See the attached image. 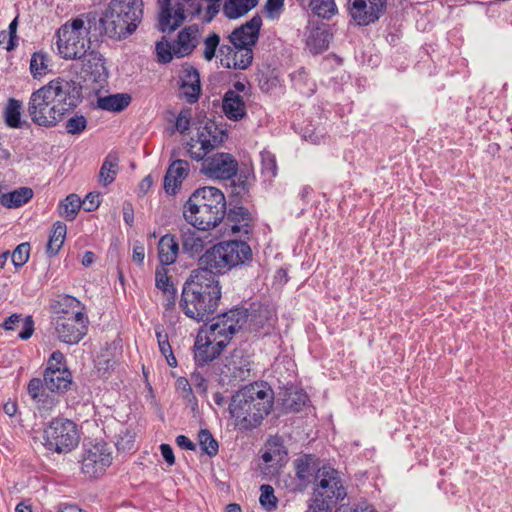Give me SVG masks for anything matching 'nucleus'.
<instances>
[{
  "mask_svg": "<svg viewBox=\"0 0 512 512\" xmlns=\"http://www.w3.org/2000/svg\"><path fill=\"white\" fill-rule=\"evenodd\" d=\"M44 86L62 117L73 111L82 101V87L74 80L57 77Z\"/></svg>",
  "mask_w": 512,
  "mask_h": 512,
  "instance_id": "obj_13",
  "label": "nucleus"
},
{
  "mask_svg": "<svg viewBox=\"0 0 512 512\" xmlns=\"http://www.w3.org/2000/svg\"><path fill=\"white\" fill-rule=\"evenodd\" d=\"M261 317L265 318V323L262 324L261 326L258 325V331L260 329H262L263 335L271 334L275 328V324L277 321L276 313L272 310L259 308L258 309V318H261Z\"/></svg>",
  "mask_w": 512,
  "mask_h": 512,
  "instance_id": "obj_50",
  "label": "nucleus"
},
{
  "mask_svg": "<svg viewBox=\"0 0 512 512\" xmlns=\"http://www.w3.org/2000/svg\"><path fill=\"white\" fill-rule=\"evenodd\" d=\"M227 137V131L215 121L200 122L196 127V134L187 143L188 153L192 159L201 161L211 151L220 147Z\"/></svg>",
  "mask_w": 512,
  "mask_h": 512,
  "instance_id": "obj_9",
  "label": "nucleus"
},
{
  "mask_svg": "<svg viewBox=\"0 0 512 512\" xmlns=\"http://www.w3.org/2000/svg\"><path fill=\"white\" fill-rule=\"evenodd\" d=\"M233 47H219L220 64L225 68L245 69L253 60L252 46L256 43V16L236 28L229 36Z\"/></svg>",
  "mask_w": 512,
  "mask_h": 512,
  "instance_id": "obj_7",
  "label": "nucleus"
},
{
  "mask_svg": "<svg viewBox=\"0 0 512 512\" xmlns=\"http://www.w3.org/2000/svg\"><path fill=\"white\" fill-rule=\"evenodd\" d=\"M346 496L340 472L331 466H322L315 475L313 501L306 512H330Z\"/></svg>",
  "mask_w": 512,
  "mask_h": 512,
  "instance_id": "obj_8",
  "label": "nucleus"
},
{
  "mask_svg": "<svg viewBox=\"0 0 512 512\" xmlns=\"http://www.w3.org/2000/svg\"><path fill=\"white\" fill-rule=\"evenodd\" d=\"M296 476L300 480H306L315 469V460L311 455H304L295 460Z\"/></svg>",
  "mask_w": 512,
  "mask_h": 512,
  "instance_id": "obj_46",
  "label": "nucleus"
},
{
  "mask_svg": "<svg viewBox=\"0 0 512 512\" xmlns=\"http://www.w3.org/2000/svg\"><path fill=\"white\" fill-rule=\"evenodd\" d=\"M201 171L209 178L227 180L237 174L238 163L229 153H216L203 159Z\"/></svg>",
  "mask_w": 512,
  "mask_h": 512,
  "instance_id": "obj_16",
  "label": "nucleus"
},
{
  "mask_svg": "<svg viewBox=\"0 0 512 512\" xmlns=\"http://www.w3.org/2000/svg\"><path fill=\"white\" fill-rule=\"evenodd\" d=\"M259 502L261 506L268 512L277 508L278 499L274 494V488L270 485H261Z\"/></svg>",
  "mask_w": 512,
  "mask_h": 512,
  "instance_id": "obj_48",
  "label": "nucleus"
},
{
  "mask_svg": "<svg viewBox=\"0 0 512 512\" xmlns=\"http://www.w3.org/2000/svg\"><path fill=\"white\" fill-rule=\"evenodd\" d=\"M27 111L33 123L38 126L54 127L63 119L45 86L31 94Z\"/></svg>",
  "mask_w": 512,
  "mask_h": 512,
  "instance_id": "obj_12",
  "label": "nucleus"
},
{
  "mask_svg": "<svg viewBox=\"0 0 512 512\" xmlns=\"http://www.w3.org/2000/svg\"><path fill=\"white\" fill-rule=\"evenodd\" d=\"M141 0H111L99 22L105 35L113 39L130 36L141 22Z\"/></svg>",
  "mask_w": 512,
  "mask_h": 512,
  "instance_id": "obj_5",
  "label": "nucleus"
},
{
  "mask_svg": "<svg viewBox=\"0 0 512 512\" xmlns=\"http://www.w3.org/2000/svg\"><path fill=\"white\" fill-rule=\"evenodd\" d=\"M43 381L46 388L52 393H65L72 384V376L68 369L56 372H44Z\"/></svg>",
  "mask_w": 512,
  "mask_h": 512,
  "instance_id": "obj_26",
  "label": "nucleus"
},
{
  "mask_svg": "<svg viewBox=\"0 0 512 512\" xmlns=\"http://www.w3.org/2000/svg\"><path fill=\"white\" fill-rule=\"evenodd\" d=\"M66 233L67 227L64 223L60 221L54 223L46 248V252L50 256H54L59 252L64 243Z\"/></svg>",
  "mask_w": 512,
  "mask_h": 512,
  "instance_id": "obj_38",
  "label": "nucleus"
},
{
  "mask_svg": "<svg viewBox=\"0 0 512 512\" xmlns=\"http://www.w3.org/2000/svg\"><path fill=\"white\" fill-rule=\"evenodd\" d=\"M219 43L220 37L216 33H211L204 39L203 57L205 60L211 61L215 57Z\"/></svg>",
  "mask_w": 512,
  "mask_h": 512,
  "instance_id": "obj_49",
  "label": "nucleus"
},
{
  "mask_svg": "<svg viewBox=\"0 0 512 512\" xmlns=\"http://www.w3.org/2000/svg\"><path fill=\"white\" fill-rule=\"evenodd\" d=\"M181 5H187L186 12L191 15H197L201 12V0H180Z\"/></svg>",
  "mask_w": 512,
  "mask_h": 512,
  "instance_id": "obj_62",
  "label": "nucleus"
},
{
  "mask_svg": "<svg viewBox=\"0 0 512 512\" xmlns=\"http://www.w3.org/2000/svg\"><path fill=\"white\" fill-rule=\"evenodd\" d=\"M307 6L318 17L329 19L337 12L334 0H304L301 4Z\"/></svg>",
  "mask_w": 512,
  "mask_h": 512,
  "instance_id": "obj_39",
  "label": "nucleus"
},
{
  "mask_svg": "<svg viewBox=\"0 0 512 512\" xmlns=\"http://www.w3.org/2000/svg\"><path fill=\"white\" fill-rule=\"evenodd\" d=\"M95 21V17H93ZM90 14H81L67 20L55 33L58 55L65 60H80L91 49Z\"/></svg>",
  "mask_w": 512,
  "mask_h": 512,
  "instance_id": "obj_4",
  "label": "nucleus"
},
{
  "mask_svg": "<svg viewBox=\"0 0 512 512\" xmlns=\"http://www.w3.org/2000/svg\"><path fill=\"white\" fill-rule=\"evenodd\" d=\"M191 380L196 389L201 393L205 394L207 392V381L200 373H193Z\"/></svg>",
  "mask_w": 512,
  "mask_h": 512,
  "instance_id": "obj_63",
  "label": "nucleus"
},
{
  "mask_svg": "<svg viewBox=\"0 0 512 512\" xmlns=\"http://www.w3.org/2000/svg\"><path fill=\"white\" fill-rule=\"evenodd\" d=\"M118 170H119V165H118L117 156L108 154L106 156V158L104 159L102 166L100 168V171H99V175H98L99 182L103 186H107V185L111 184L115 180V178L118 174Z\"/></svg>",
  "mask_w": 512,
  "mask_h": 512,
  "instance_id": "obj_36",
  "label": "nucleus"
},
{
  "mask_svg": "<svg viewBox=\"0 0 512 512\" xmlns=\"http://www.w3.org/2000/svg\"><path fill=\"white\" fill-rule=\"evenodd\" d=\"M17 26H18V20H17V18H15L9 24V27H8L7 34L9 36V40H8V44H6V46H5V49L7 51L13 50L16 47V45H17V36H16Z\"/></svg>",
  "mask_w": 512,
  "mask_h": 512,
  "instance_id": "obj_60",
  "label": "nucleus"
},
{
  "mask_svg": "<svg viewBox=\"0 0 512 512\" xmlns=\"http://www.w3.org/2000/svg\"><path fill=\"white\" fill-rule=\"evenodd\" d=\"M176 288L162 292V306L168 316L176 307Z\"/></svg>",
  "mask_w": 512,
  "mask_h": 512,
  "instance_id": "obj_58",
  "label": "nucleus"
},
{
  "mask_svg": "<svg viewBox=\"0 0 512 512\" xmlns=\"http://www.w3.org/2000/svg\"><path fill=\"white\" fill-rule=\"evenodd\" d=\"M229 411L240 430H251L256 423V391L253 384L239 390L232 398Z\"/></svg>",
  "mask_w": 512,
  "mask_h": 512,
  "instance_id": "obj_14",
  "label": "nucleus"
},
{
  "mask_svg": "<svg viewBox=\"0 0 512 512\" xmlns=\"http://www.w3.org/2000/svg\"><path fill=\"white\" fill-rule=\"evenodd\" d=\"M160 451L164 460L171 466L175 463L173 449L169 444H161Z\"/></svg>",
  "mask_w": 512,
  "mask_h": 512,
  "instance_id": "obj_64",
  "label": "nucleus"
},
{
  "mask_svg": "<svg viewBox=\"0 0 512 512\" xmlns=\"http://www.w3.org/2000/svg\"><path fill=\"white\" fill-rule=\"evenodd\" d=\"M47 390L45 382L40 378H33L28 383V395L42 417L49 415L58 403V398Z\"/></svg>",
  "mask_w": 512,
  "mask_h": 512,
  "instance_id": "obj_19",
  "label": "nucleus"
},
{
  "mask_svg": "<svg viewBox=\"0 0 512 512\" xmlns=\"http://www.w3.org/2000/svg\"><path fill=\"white\" fill-rule=\"evenodd\" d=\"M387 0H349V13L358 25H368L379 19Z\"/></svg>",
  "mask_w": 512,
  "mask_h": 512,
  "instance_id": "obj_18",
  "label": "nucleus"
},
{
  "mask_svg": "<svg viewBox=\"0 0 512 512\" xmlns=\"http://www.w3.org/2000/svg\"><path fill=\"white\" fill-rule=\"evenodd\" d=\"M155 334L161 354L166 358L170 367L177 366V360L173 354L171 345L169 343L168 334L165 329L158 325L155 327Z\"/></svg>",
  "mask_w": 512,
  "mask_h": 512,
  "instance_id": "obj_42",
  "label": "nucleus"
},
{
  "mask_svg": "<svg viewBox=\"0 0 512 512\" xmlns=\"http://www.w3.org/2000/svg\"><path fill=\"white\" fill-rule=\"evenodd\" d=\"M288 451L280 436H270L262 448L261 460L266 467L263 473L265 475H274L286 463Z\"/></svg>",
  "mask_w": 512,
  "mask_h": 512,
  "instance_id": "obj_17",
  "label": "nucleus"
},
{
  "mask_svg": "<svg viewBox=\"0 0 512 512\" xmlns=\"http://www.w3.org/2000/svg\"><path fill=\"white\" fill-rule=\"evenodd\" d=\"M200 447L204 453L213 457L217 455L219 446L216 439L212 436L209 430L201 429L198 434Z\"/></svg>",
  "mask_w": 512,
  "mask_h": 512,
  "instance_id": "obj_47",
  "label": "nucleus"
},
{
  "mask_svg": "<svg viewBox=\"0 0 512 512\" xmlns=\"http://www.w3.org/2000/svg\"><path fill=\"white\" fill-rule=\"evenodd\" d=\"M274 392L267 383H258V418L267 416L273 407Z\"/></svg>",
  "mask_w": 512,
  "mask_h": 512,
  "instance_id": "obj_37",
  "label": "nucleus"
},
{
  "mask_svg": "<svg viewBox=\"0 0 512 512\" xmlns=\"http://www.w3.org/2000/svg\"><path fill=\"white\" fill-rule=\"evenodd\" d=\"M226 213L233 234H248L252 231V216L245 207L234 206Z\"/></svg>",
  "mask_w": 512,
  "mask_h": 512,
  "instance_id": "obj_23",
  "label": "nucleus"
},
{
  "mask_svg": "<svg viewBox=\"0 0 512 512\" xmlns=\"http://www.w3.org/2000/svg\"><path fill=\"white\" fill-rule=\"evenodd\" d=\"M61 369H67L65 365V357L60 351H55L51 354L44 372H56V370Z\"/></svg>",
  "mask_w": 512,
  "mask_h": 512,
  "instance_id": "obj_57",
  "label": "nucleus"
},
{
  "mask_svg": "<svg viewBox=\"0 0 512 512\" xmlns=\"http://www.w3.org/2000/svg\"><path fill=\"white\" fill-rule=\"evenodd\" d=\"M190 120H191V110L190 109L182 110L179 113L178 117L176 118L175 126H176L177 131L180 132L181 134L185 133L190 127Z\"/></svg>",
  "mask_w": 512,
  "mask_h": 512,
  "instance_id": "obj_59",
  "label": "nucleus"
},
{
  "mask_svg": "<svg viewBox=\"0 0 512 512\" xmlns=\"http://www.w3.org/2000/svg\"><path fill=\"white\" fill-rule=\"evenodd\" d=\"M155 285L162 292L175 288L171 282L168 271L164 266L158 267L155 272Z\"/></svg>",
  "mask_w": 512,
  "mask_h": 512,
  "instance_id": "obj_53",
  "label": "nucleus"
},
{
  "mask_svg": "<svg viewBox=\"0 0 512 512\" xmlns=\"http://www.w3.org/2000/svg\"><path fill=\"white\" fill-rule=\"evenodd\" d=\"M225 215V196L221 190L212 186L196 189L183 206L186 222L201 231L216 228Z\"/></svg>",
  "mask_w": 512,
  "mask_h": 512,
  "instance_id": "obj_3",
  "label": "nucleus"
},
{
  "mask_svg": "<svg viewBox=\"0 0 512 512\" xmlns=\"http://www.w3.org/2000/svg\"><path fill=\"white\" fill-rule=\"evenodd\" d=\"M222 108L226 117L231 120L237 121L246 114L243 99L233 90H229L225 93Z\"/></svg>",
  "mask_w": 512,
  "mask_h": 512,
  "instance_id": "obj_29",
  "label": "nucleus"
},
{
  "mask_svg": "<svg viewBox=\"0 0 512 512\" xmlns=\"http://www.w3.org/2000/svg\"><path fill=\"white\" fill-rule=\"evenodd\" d=\"M3 327L5 330H15L22 327L18 337L27 340L34 332V321L32 316L23 317L21 314H12L5 320Z\"/></svg>",
  "mask_w": 512,
  "mask_h": 512,
  "instance_id": "obj_30",
  "label": "nucleus"
},
{
  "mask_svg": "<svg viewBox=\"0 0 512 512\" xmlns=\"http://www.w3.org/2000/svg\"><path fill=\"white\" fill-rule=\"evenodd\" d=\"M248 317V310L241 307L213 318L211 324L197 335L194 344L196 364L205 366L216 359L234 334L244 327Z\"/></svg>",
  "mask_w": 512,
  "mask_h": 512,
  "instance_id": "obj_1",
  "label": "nucleus"
},
{
  "mask_svg": "<svg viewBox=\"0 0 512 512\" xmlns=\"http://www.w3.org/2000/svg\"><path fill=\"white\" fill-rule=\"evenodd\" d=\"M81 204H83L85 211L91 212L96 210L100 205L99 194L89 193Z\"/></svg>",
  "mask_w": 512,
  "mask_h": 512,
  "instance_id": "obj_61",
  "label": "nucleus"
},
{
  "mask_svg": "<svg viewBox=\"0 0 512 512\" xmlns=\"http://www.w3.org/2000/svg\"><path fill=\"white\" fill-rule=\"evenodd\" d=\"M258 82L262 91L267 93L272 92L278 87L279 84L278 73L275 69H273L270 71L269 75L265 77L263 75L262 78H259Z\"/></svg>",
  "mask_w": 512,
  "mask_h": 512,
  "instance_id": "obj_56",
  "label": "nucleus"
},
{
  "mask_svg": "<svg viewBox=\"0 0 512 512\" xmlns=\"http://www.w3.org/2000/svg\"><path fill=\"white\" fill-rule=\"evenodd\" d=\"M22 104L19 100L10 99L4 111L5 122L10 128H21Z\"/></svg>",
  "mask_w": 512,
  "mask_h": 512,
  "instance_id": "obj_45",
  "label": "nucleus"
},
{
  "mask_svg": "<svg viewBox=\"0 0 512 512\" xmlns=\"http://www.w3.org/2000/svg\"><path fill=\"white\" fill-rule=\"evenodd\" d=\"M30 256V244L25 242L19 244L11 254L12 263L15 267H22L27 263Z\"/></svg>",
  "mask_w": 512,
  "mask_h": 512,
  "instance_id": "obj_51",
  "label": "nucleus"
},
{
  "mask_svg": "<svg viewBox=\"0 0 512 512\" xmlns=\"http://www.w3.org/2000/svg\"><path fill=\"white\" fill-rule=\"evenodd\" d=\"M252 260V250L244 241H223L207 249L199 257V267L210 274H225L233 268Z\"/></svg>",
  "mask_w": 512,
  "mask_h": 512,
  "instance_id": "obj_6",
  "label": "nucleus"
},
{
  "mask_svg": "<svg viewBox=\"0 0 512 512\" xmlns=\"http://www.w3.org/2000/svg\"><path fill=\"white\" fill-rule=\"evenodd\" d=\"M220 299L221 286L217 276L194 269L183 286L179 305L188 318L201 322L216 311Z\"/></svg>",
  "mask_w": 512,
  "mask_h": 512,
  "instance_id": "obj_2",
  "label": "nucleus"
},
{
  "mask_svg": "<svg viewBox=\"0 0 512 512\" xmlns=\"http://www.w3.org/2000/svg\"><path fill=\"white\" fill-rule=\"evenodd\" d=\"M189 163L185 160H175L167 169L164 176V190L167 194L174 195L181 188L183 180L189 172Z\"/></svg>",
  "mask_w": 512,
  "mask_h": 512,
  "instance_id": "obj_21",
  "label": "nucleus"
},
{
  "mask_svg": "<svg viewBox=\"0 0 512 512\" xmlns=\"http://www.w3.org/2000/svg\"><path fill=\"white\" fill-rule=\"evenodd\" d=\"M261 176L263 178L262 184L267 188L272 180L277 176V162L276 157L269 151H262L261 154Z\"/></svg>",
  "mask_w": 512,
  "mask_h": 512,
  "instance_id": "obj_35",
  "label": "nucleus"
},
{
  "mask_svg": "<svg viewBox=\"0 0 512 512\" xmlns=\"http://www.w3.org/2000/svg\"><path fill=\"white\" fill-rule=\"evenodd\" d=\"M54 311L57 316L70 317L78 312H85V306L73 296L61 295L54 305Z\"/></svg>",
  "mask_w": 512,
  "mask_h": 512,
  "instance_id": "obj_32",
  "label": "nucleus"
},
{
  "mask_svg": "<svg viewBox=\"0 0 512 512\" xmlns=\"http://www.w3.org/2000/svg\"><path fill=\"white\" fill-rule=\"evenodd\" d=\"M291 81L295 89L300 93L311 96L316 89V84L309 77L304 68H300L293 72L291 75Z\"/></svg>",
  "mask_w": 512,
  "mask_h": 512,
  "instance_id": "obj_40",
  "label": "nucleus"
},
{
  "mask_svg": "<svg viewBox=\"0 0 512 512\" xmlns=\"http://www.w3.org/2000/svg\"><path fill=\"white\" fill-rule=\"evenodd\" d=\"M44 445L56 453H68L77 447L79 433L76 424L64 418H55L44 429Z\"/></svg>",
  "mask_w": 512,
  "mask_h": 512,
  "instance_id": "obj_10",
  "label": "nucleus"
},
{
  "mask_svg": "<svg viewBox=\"0 0 512 512\" xmlns=\"http://www.w3.org/2000/svg\"><path fill=\"white\" fill-rule=\"evenodd\" d=\"M50 58L42 51L34 52L30 59V72L34 78H41L48 72Z\"/></svg>",
  "mask_w": 512,
  "mask_h": 512,
  "instance_id": "obj_44",
  "label": "nucleus"
},
{
  "mask_svg": "<svg viewBox=\"0 0 512 512\" xmlns=\"http://www.w3.org/2000/svg\"><path fill=\"white\" fill-rule=\"evenodd\" d=\"M198 27L195 25L184 28L173 43V52L177 57L189 55L196 47Z\"/></svg>",
  "mask_w": 512,
  "mask_h": 512,
  "instance_id": "obj_24",
  "label": "nucleus"
},
{
  "mask_svg": "<svg viewBox=\"0 0 512 512\" xmlns=\"http://www.w3.org/2000/svg\"><path fill=\"white\" fill-rule=\"evenodd\" d=\"M87 127V120L82 115H76L66 122V130L69 134L76 135L82 133Z\"/></svg>",
  "mask_w": 512,
  "mask_h": 512,
  "instance_id": "obj_55",
  "label": "nucleus"
},
{
  "mask_svg": "<svg viewBox=\"0 0 512 512\" xmlns=\"http://www.w3.org/2000/svg\"><path fill=\"white\" fill-rule=\"evenodd\" d=\"M179 253V243L175 236L166 234L158 242V258L162 266L173 264Z\"/></svg>",
  "mask_w": 512,
  "mask_h": 512,
  "instance_id": "obj_28",
  "label": "nucleus"
},
{
  "mask_svg": "<svg viewBox=\"0 0 512 512\" xmlns=\"http://www.w3.org/2000/svg\"><path fill=\"white\" fill-rule=\"evenodd\" d=\"M256 6V0H226L223 14L229 19H237Z\"/></svg>",
  "mask_w": 512,
  "mask_h": 512,
  "instance_id": "obj_34",
  "label": "nucleus"
},
{
  "mask_svg": "<svg viewBox=\"0 0 512 512\" xmlns=\"http://www.w3.org/2000/svg\"><path fill=\"white\" fill-rule=\"evenodd\" d=\"M185 18V9L180 3L171 7V0H164L159 14V29L162 32H172L183 23Z\"/></svg>",
  "mask_w": 512,
  "mask_h": 512,
  "instance_id": "obj_20",
  "label": "nucleus"
},
{
  "mask_svg": "<svg viewBox=\"0 0 512 512\" xmlns=\"http://www.w3.org/2000/svg\"><path fill=\"white\" fill-rule=\"evenodd\" d=\"M284 10V0H267L264 8L263 15L269 20L279 19Z\"/></svg>",
  "mask_w": 512,
  "mask_h": 512,
  "instance_id": "obj_52",
  "label": "nucleus"
},
{
  "mask_svg": "<svg viewBox=\"0 0 512 512\" xmlns=\"http://www.w3.org/2000/svg\"><path fill=\"white\" fill-rule=\"evenodd\" d=\"M181 246L189 257L201 256L205 248V240L191 228L181 229Z\"/></svg>",
  "mask_w": 512,
  "mask_h": 512,
  "instance_id": "obj_27",
  "label": "nucleus"
},
{
  "mask_svg": "<svg viewBox=\"0 0 512 512\" xmlns=\"http://www.w3.org/2000/svg\"><path fill=\"white\" fill-rule=\"evenodd\" d=\"M329 34L326 29L309 25L305 33L306 48L312 54H320L327 50L329 45Z\"/></svg>",
  "mask_w": 512,
  "mask_h": 512,
  "instance_id": "obj_25",
  "label": "nucleus"
},
{
  "mask_svg": "<svg viewBox=\"0 0 512 512\" xmlns=\"http://www.w3.org/2000/svg\"><path fill=\"white\" fill-rule=\"evenodd\" d=\"M112 449L104 441L87 442L83 444L80 456V471L89 478H99L112 464Z\"/></svg>",
  "mask_w": 512,
  "mask_h": 512,
  "instance_id": "obj_11",
  "label": "nucleus"
},
{
  "mask_svg": "<svg viewBox=\"0 0 512 512\" xmlns=\"http://www.w3.org/2000/svg\"><path fill=\"white\" fill-rule=\"evenodd\" d=\"M131 102V97L128 94H113L104 97H99L97 106L106 111L120 112L124 110Z\"/></svg>",
  "mask_w": 512,
  "mask_h": 512,
  "instance_id": "obj_33",
  "label": "nucleus"
},
{
  "mask_svg": "<svg viewBox=\"0 0 512 512\" xmlns=\"http://www.w3.org/2000/svg\"><path fill=\"white\" fill-rule=\"evenodd\" d=\"M155 50L158 61L161 63L170 62L173 59V56L175 55L173 52V45H171L168 41L165 40L157 42Z\"/></svg>",
  "mask_w": 512,
  "mask_h": 512,
  "instance_id": "obj_54",
  "label": "nucleus"
},
{
  "mask_svg": "<svg viewBox=\"0 0 512 512\" xmlns=\"http://www.w3.org/2000/svg\"><path fill=\"white\" fill-rule=\"evenodd\" d=\"M82 59L84 70L94 76H100L105 70V59L99 52L89 50Z\"/></svg>",
  "mask_w": 512,
  "mask_h": 512,
  "instance_id": "obj_43",
  "label": "nucleus"
},
{
  "mask_svg": "<svg viewBox=\"0 0 512 512\" xmlns=\"http://www.w3.org/2000/svg\"><path fill=\"white\" fill-rule=\"evenodd\" d=\"M81 208V200L76 194H69L58 206L60 216L73 221Z\"/></svg>",
  "mask_w": 512,
  "mask_h": 512,
  "instance_id": "obj_41",
  "label": "nucleus"
},
{
  "mask_svg": "<svg viewBox=\"0 0 512 512\" xmlns=\"http://www.w3.org/2000/svg\"><path fill=\"white\" fill-rule=\"evenodd\" d=\"M181 91L188 103L197 102L200 92V76L197 69L192 66L185 67L181 75Z\"/></svg>",
  "mask_w": 512,
  "mask_h": 512,
  "instance_id": "obj_22",
  "label": "nucleus"
},
{
  "mask_svg": "<svg viewBox=\"0 0 512 512\" xmlns=\"http://www.w3.org/2000/svg\"><path fill=\"white\" fill-rule=\"evenodd\" d=\"M33 194L31 188L20 187L12 192L0 194V204L8 209H16L28 203Z\"/></svg>",
  "mask_w": 512,
  "mask_h": 512,
  "instance_id": "obj_31",
  "label": "nucleus"
},
{
  "mask_svg": "<svg viewBox=\"0 0 512 512\" xmlns=\"http://www.w3.org/2000/svg\"><path fill=\"white\" fill-rule=\"evenodd\" d=\"M58 338L66 344H76L87 334L88 318L85 312H78L75 316H56L53 319Z\"/></svg>",
  "mask_w": 512,
  "mask_h": 512,
  "instance_id": "obj_15",
  "label": "nucleus"
}]
</instances>
